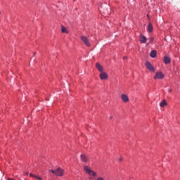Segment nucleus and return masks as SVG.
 <instances>
[{"label": "nucleus", "mask_w": 180, "mask_h": 180, "mask_svg": "<svg viewBox=\"0 0 180 180\" xmlns=\"http://www.w3.org/2000/svg\"><path fill=\"white\" fill-rule=\"evenodd\" d=\"M139 41L143 44L147 43V37H146L143 34H141L139 36Z\"/></svg>", "instance_id": "obj_6"}, {"label": "nucleus", "mask_w": 180, "mask_h": 180, "mask_svg": "<svg viewBox=\"0 0 180 180\" xmlns=\"http://www.w3.org/2000/svg\"><path fill=\"white\" fill-rule=\"evenodd\" d=\"M120 161H122V158H120V160H119Z\"/></svg>", "instance_id": "obj_21"}, {"label": "nucleus", "mask_w": 180, "mask_h": 180, "mask_svg": "<svg viewBox=\"0 0 180 180\" xmlns=\"http://www.w3.org/2000/svg\"><path fill=\"white\" fill-rule=\"evenodd\" d=\"M164 63L165 64H169V63H171V59L168 56H165Z\"/></svg>", "instance_id": "obj_11"}, {"label": "nucleus", "mask_w": 180, "mask_h": 180, "mask_svg": "<svg viewBox=\"0 0 180 180\" xmlns=\"http://www.w3.org/2000/svg\"><path fill=\"white\" fill-rule=\"evenodd\" d=\"M149 40H150L149 43H153V41H154V37H150Z\"/></svg>", "instance_id": "obj_16"}, {"label": "nucleus", "mask_w": 180, "mask_h": 180, "mask_svg": "<svg viewBox=\"0 0 180 180\" xmlns=\"http://www.w3.org/2000/svg\"><path fill=\"white\" fill-rule=\"evenodd\" d=\"M121 98L123 102H129V97L126 94H122Z\"/></svg>", "instance_id": "obj_8"}, {"label": "nucleus", "mask_w": 180, "mask_h": 180, "mask_svg": "<svg viewBox=\"0 0 180 180\" xmlns=\"http://www.w3.org/2000/svg\"><path fill=\"white\" fill-rule=\"evenodd\" d=\"M113 117L112 116H111L110 117V119H112Z\"/></svg>", "instance_id": "obj_22"}, {"label": "nucleus", "mask_w": 180, "mask_h": 180, "mask_svg": "<svg viewBox=\"0 0 180 180\" xmlns=\"http://www.w3.org/2000/svg\"><path fill=\"white\" fill-rule=\"evenodd\" d=\"M147 17H148V18H149V15H147Z\"/></svg>", "instance_id": "obj_23"}, {"label": "nucleus", "mask_w": 180, "mask_h": 180, "mask_svg": "<svg viewBox=\"0 0 180 180\" xmlns=\"http://www.w3.org/2000/svg\"><path fill=\"white\" fill-rule=\"evenodd\" d=\"M80 39L87 47H91V43H89V39H88L86 37L83 35L80 37Z\"/></svg>", "instance_id": "obj_3"}, {"label": "nucleus", "mask_w": 180, "mask_h": 180, "mask_svg": "<svg viewBox=\"0 0 180 180\" xmlns=\"http://www.w3.org/2000/svg\"><path fill=\"white\" fill-rule=\"evenodd\" d=\"M150 56L152 58H155V57H157V51L155 50L152 51Z\"/></svg>", "instance_id": "obj_10"}, {"label": "nucleus", "mask_w": 180, "mask_h": 180, "mask_svg": "<svg viewBox=\"0 0 180 180\" xmlns=\"http://www.w3.org/2000/svg\"><path fill=\"white\" fill-rule=\"evenodd\" d=\"M148 32L151 33L153 32V24L149 23L148 25Z\"/></svg>", "instance_id": "obj_12"}, {"label": "nucleus", "mask_w": 180, "mask_h": 180, "mask_svg": "<svg viewBox=\"0 0 180 180\" xmlns=\"http://www.w3.org/2000/svg\"><path fill=\"white\" fill-rule=\"evenodd\" d=\"M100 78L102 80L108 79V73L101 72L100 74Z\"/></svg>", "instance_id": "obj_7"}, {"label": "nucleus", "mask_w": 180, "mask_h": 180, "mask_svg": "<svg viewBox=\"0 0 180 180\" xmlns=\"http://www.w3.org/2000/svg\"><path fill=\"white\" fill-rule=\"evenodd\" d=\"M61 32L62 33H68V32L67 31V28H65V27H62Z\"/></svg>", "instance_id": "obj_15"}, {"label": "nucleus", "mask_w": 180, "mask_h": 180, "mask_svg": "<svg viewBox=\"0 0 180 180\" xmlns=\"http://www.w3.org/2000/svg\"><path fill=\"white\" fill-rule=\"evenodd\" d=\"M49 172H52V174H55L56 176H63L64 174V170L60 167L58 168L56 170L50 169Z\"/></svg>", "instance_id": "obj_1"}, {"label": "nucleus", "mask_w": 180, "mask_h": 180, "mask_svg": "<svg viewBox=\"0 0 180 180\" xmlns=\"http://www.w3.org/2000/svg\"><path fill=\"white\" fill-rule=\"evenodd\" d=\"M84 169L85 172L86 174H88L89 175H91V176H96V173L95 172L92 171V169H91V168H89V167L84 166Z\"/></svg>", "instance_id": "obj_2"}, {"label": "nucleus", "mask_w": 180, "mask_h": 180, "mask_svg": "<svg viewBox=\"0 0 180 180\" xmlns=\"http://www.w3.org/2000/svg\"><path fill=\"white\" fill-rule=\"evenodd\" d=\"M146 67L147 70H149V71H152V72H154L155 71V69H154V66H153V65H151L150 62L146 63Z\"/></svg>", "instance_id": "obj_5"}, {"label": "nucleus", "mask_w": 180, "mask_h": 180, "mask_svg": "<svg viewBox=\"0 0 180 180\" xmlns=\"http://www.w3.org/2000/svg\"><path fill=\"white\" fill-rule=\"evenodd\" d=\"M123 58H124V60H126V58H127V57L124 56Z\"/></svg>", "instance_id": "obj_20"}, {"label": "nucleus", "mask_w": 180, "mask_h": 180, "mask_svg": "<svg viewBox=\"0 0 180 180\" xmlns=\"http://www.w3.org/2000/svg\"><path fill=\"white\" fill-rule=\"evenodd\" d=\"M81 160L83 162H86V161H88V159L85 155H81Z\"/></svg>", "instance_id": "obj_13"}, {"label": "nucleus", "mask_w": 180, "mask_h": 180, "mask_svg": "<svg viewBox=\"0 0 180 180\" xmlns=\"http://www.w3.org/2000/svg\"><path fill=\"white\" fill-rule=\"evenodd\" d=\"M35 178H36L37 179H38V180H42V179H43L41 177L38 176H35Z\"/></svg>", "instance_id": "obj_18"}, {"label": "nucleus", "mask_w": 180, "mask_h": 180, "mask_svg": "<svg viewBox=\"0 0 180 180\" xmlns=\"http://www.w3.org/2000/svg\"><path fill=\"white\" fill-rule=\"evenodd\" d=\"M168 91H169V92H172V89H169Z\"/></svg>", "instance_id": "obj_19"}, {"label": "nucleus", "mask_w": 180, "mask_h": 180, "mask_svg": "<svg viewBox=\"0 0 180 180\" xmlns=\"http://www.w3.org/2000/svg\"><path fill=\"white\" fill-rule=\"evenodd\" d=\"M30 176H31L32 178H36V175L33 174H30Z\"/></svg>", "instance_id": "obj_17"}, {"label": "nucleus", "mask_w": 180, "mask_h": 180, "mask_svg": "<svg viewBox=\"0 0 180 180\" xmlns=\"http://www.w3.org/2000/svg\"><path fill=\"white\" fill-rule=\"evenodd\" d=\"M165 77V75L162 72H156V74L153 78H154V79H164Z\"/></svg>", "instance_id": "obj_4"}, {"label": "nucleus", "mask_w": 180, "mask_h": 180, "mask_svg": "<svg viewBox=\"0 0 180 180\" xmlns=\"http://www.w3.org/2000/svg\"><path fill=\"white\" fill-rule=\"evenodd\" d=\"M160 108H164V106H167V102L165 100H162V101L160 104Z\"/></svg>", "instance_id": "obj_14"}, {"label": "nucleus", "mask_w": 180, "mask_h": 180, "mask_svg": "<svg viewBox=\"0 0 180 180\" xmlns=\"http://www.w3.org/2000/svg\"><path fill=\"white\" fill-rule=\"evenodd\" d=\"M96 67L97 70H98V71L100 72H103V68L102 67V65L101 64L96 63Z\"/></svg>", "instance_id": "obj_9"}]
</instances>
